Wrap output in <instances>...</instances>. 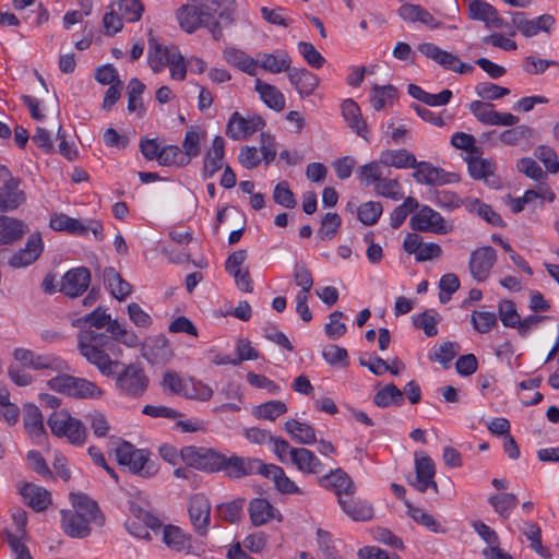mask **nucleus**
Returning a JSON list of instances; mask_svg holds the SVG:
<instances>
[{
  "instance_id": "obj_7",
  "label": "nucleus",
  "mask_w": 559,
  "mask_h": 559,
  "mask_svg": "<svg viewBox=\"0 0 559 559\" xmlns=\"http://www.w3.org/2000/svg\"><path fill=\"white\" fill-rule=\"evenodd\" d=\"M0 212L16 210L26 201V194L20 188L21 180L7 166L0 165Z\"/></svg>"
},
{
  "instance_id": "obj_30",
  "label": "nucleus",
  "mask_w": 559,
  "mask_h": 559,
  "mask_svg": "<svg viewBox=\"0 0 559 559\" xmlns=\"http://www.w3.org/2000/svg\"><path fill=\"white\" fill-rule=\"evenodd\" d=\"M257 61L258 66L273 74L283 71L289 72L292 63L290 57L284 50H277L274 53H261Z\"/></svg>"
},
{
  "instance_id": "obj_37",
  "label": "nucleus",
  "mask_w": 559,
  "mask_h": 559,
  "mask_svg": "<svg viewBox=\"0 0 559 559\" xmlns=\"http://www.w3.org/2000/svg\"><path fill=\"white\" fill-rule=\"evenodd\" d=\"M104 280L112 296L118 300L126 299L132 293V286L124 281L114 267L104 270Z\"/></svg>"
},
{
  "instance_id": "obj_60",
  "label": "nucleus",
  "mask_w": 559,
  "mask_h": 559,
  "mask_svg": "<svg viewBox=\"0 0 559 559\" xmlns=\"http://www.w3.org/2000/svg\"><path fill=\"white\" fill-rule=\"evenodd\" d=\"M480 156L472 154L468 158V171L474 179H483L492 174L491 163Z\"/></svg>"
},
{
  "instance_id": "obj_36",
  "label": "nucleus",
  "mask_w": 559,
  "mask_h": 559,
  "mask_svg": "<svg viewBox=\"0 0 559 559\" xmlns=\"http://www.w3.org/2000/svg\"><path fill=\"white\" fill-rule=\"evenodd\" d=\"M286 432L300 444H312L317 441L314 428L296 419H288L284 424Z\"/></svg>"
},
{
  "instance_id": "obj_52",
  "label": "nucleus",
  "mask_w": 559,
  "mask_h": 559,
  "mask_svg": "<svg viewBox=\"0 0 559 559\" xmlns=\"http://www.w3.org/2000/svg\"><path fill=\"white\" fill-rule=\"evenodd\" d=\"M473 328L481 334L488 333L497 325V317L490 311H473L471 314Z\"/></svg>"
},
{
  "instance_id": "obj_54",
  "label": "nucleus",
  "mask_w": 559,
  "mask_h": 559,
  "mask_svg": "<svg viewBox=\"0 0 559 559\" xmlns=\"http://www.w3.org/2000/svg\"><path fill=\"white\" fill-rule=\"evenodd\" d=\"M374 192L378 195L399 201L403 199L402 187L397 179L381 178V180L374 185Z\"/></svg>"
},
{
  "instance_id": "obj_24",
  "label": "nucleus",
  "mask_w": 559,
  "mask_h": 559,
  "mask_svg": "<svg viewBox=\"0 0 559 559\" xmlns=\"http://www.w3.org/2000/svg\"><path fill=\"white\" fill-rule=\"evenodd\" d=\"M261 475L271 479L275 488L284 495L300 493L298 486L285 474L281 466L264 464Z\"/></svg>"
},
{
  "instance_id": "obj_40",
  "label": "nucleus",
  "mask_w": 559,
  "mask_h": 559,
  "mask_svg": "<svg viewBox=\"0 0 559 559\" xmlns=\"http://www.w3.org/2000/svg\"><path fill=\"white\" fill-rule=\"evenodd\" d=\"M24 427L33 439H40L45 436L44 418L37 406L31 405L26 408Z\"/></svg>"
},
{
  "instance_id": "obj_51",
  "label": "nucleus",
  "mask_w": 559,
  "mask_h": 559,
  "mask_svg": "<svg viewBox=\"0 0 559 559\" xmlns=\"http://www.w3.org/2000/svg\"><path fill=\"white\" fill-rule=\"evenodd\" d=\"M408 515L418 524L425 526L433 533H444L440 523L429 513L417 507L408 506Z\"/></svg>"
},
{
  "instance_id": "obj_38",
  "label": "nucleus",
  "mask_w": 559,
  "mask_h": 559,
  "mask_svg": "<svg viewBox=\"0 0 559 559\" xmlns=\"http://www.w3.org/2000/svg\"><path fill=\"white\" fill-rule=\"evenodd\" d=\"M250 519L254 526H261L275 518L276 509L264 498H257L250 502Z\"/></svg>"
},
{
  "instance_id": "obj_32",
  "label": "nucleus",
  "mask_w": 559,
  "mask_h": 559,
  "mask_svg": "<svg viewBox=\"0 0 559 559\" xmlns=\"http://www.w3.org/2000/svg\"><path fill=\"white\" fill-rule=\"evenodd\" d=\"M380 163L385 167L411 168L417 165V159L413 153L404 148L385 150L380 154Z\"/></svg>"
},
{
  "instance_id": "obj_61",
  "label": "nucleus",
  "mask_w": 559,
  "mask_h": 559,
  "mask_svg": "<svg viewBox=\"0 0 559 559\" xmlns=\"http://www.w3.org/2000/svg\"><path fill=\"white\" fill-rule=\"evenodd\" d=\"M143 10L144 8L140 0H121L119 2L120 15L128 23L139 21L142 16Z\"/></svg>"
},
{
  "instance_id": "obj_53",
  "label": "nucleus",
  "mask_w": 559,
  "mask_h": 559,
  "mask_svg": "<svg viewBox=\"0 0 559 559\" xmlns=\"http://www.w3.org/2000/svg\"><path fill=\"white\" fill-rule=\"evenodd\" d=\"M96 438H105L110 431V425L106 415L99 411H93L85 416Z\"/></svg>"
},
{
  "instance_id": "obj_63",
  "label": "nucleus",
  "mask_w": 559,
  "mask_h": 559,
  "mask_svg": "<svg viewBox=\"0 0 559 559\" xmlns=\"http://www.w3.org/2000/svg\"><path fill=\"white\" fill-rule=\"evenodd\" d=\"M273 200L276 204L287 209H294L297 204L296 199L287 181H281L275 186Z\"/></svg>"
},
{
  "instance_id": "obj_23",
  "label": "nucleus",
  "mask_w": 559,
  "mask_h": 559,
  "mask_svg": "<svg viewBox=\"0 0 559 559\" xmlns=\"http://www.w3.org/2000/svg\"><path fill=\"white\" fill-rule=\"evenodd\" d=\"M163 542L177 552L192 554L191 535L186 534L180 527L166 525L163 527Z\"/></svg>"
},
{
  "instance_id": "obj_42",
  "label": "nucleus",
  "mask_w": 559,
  "mask_h": 559,
  "mask_svg": "<svg viewBox=\"0 0 559 559\" xmlns=\"http://www.w3.org/2000/svg\"><path fill=\"white\" fill-rule=\"evenodd\" d=\"M287 405L280 400L262 403L253 408V415L259 419L274 421L281 415L287 413Z\"/></svg>"
},
{
  "instance_id": "obj_1",
  "label": "nucleus",
  "mask_w": 559,
  "mask_h": 559,
  "mask_svg": "<svg viewBox=\"0 0 559 559\" xmlns=\"http://www.w3.org/2000/svg\"><path fill=\"white\" fill-rule=\"evenodd\" d=\"M115 344L107 334L94 330H82L78 334L80 354L104 377H115L117 392L128 399H140L147 391L150 379L138 362L126 365L112 359L107 352H114Z\"/></svg>"
},
{
  "instance_id": "obj_44",
  "label": "nucleus",
  "mask_w": 559,
  "mask_h": 559,
  "mask_svg": "<svg viewBox=\"0 0 559 559\" xmlns=\"http://www.w3.org/2000/svg\"><path fill=\"white\" fill-rule=\"evenodd\" d=\"M489 503L500 516L508 518L519 500L514 493L504 492L489 497Z\"/></svg>"
},
{
  "instance_id": "obj_45",
  "label": "nucleus",
  "mask_w": 559,
  "mask_h": 559,
  "mask_svg": "<svg viewBox=\"0 0 559 559\" xmlns=\"http://www.w3.org/2000/svg\"><path fill=\"white\" fill-rule=\"evenodd\" d=\"M439 320V314L433 310H427L413 317L414 326L416 329H421L428 337H432L438 334L436 325Z\"/></svg>"
},
{
  "instance_id": "obj_12",
  "label": "nucleus",
  "mask_w": 559,
  "mask_h": 559,
  "mask_svg": "<svg viewBox=\"0 0 559 559\" xmlns=\"http://www.w3.org/2000/svg\"><path fill=\"white\" fill-rule=\"evenodd\" d=\"M418 50L447 70H452L460 74L468 73L474 70L473 66L461 62L452 52L445 51L432 43L418 45Z\"/></svg>"
},
{
  "instance_id": "obj_26",
  "label": "nucleus",
  "mask_w": 559,
  "mask_h": 559,
  "mask_svg": "<svg viewBox=\"0 0 559 559\" xmlns=\"http://www.w3.org/2000/svg\"><path fill=\"white\" fill-rule=\"evenodd\" d=\"M177 47H167L158 43L154 37L148 39V64L153 72H160L170 61L173 53L177 52Z\"/></svg>"
},
{
  "instance_id": "obj_39",
  "label": "nucleus",
  "mask_w": 559,
  "mask_h": 559,
  "mask_svg": "<svg viewBox=\"0 0 559 559\" xmlns=\"http://www.w3.org/2000/svg\"><path fill=\"white\" fill-rule=\"evenodd\" d=\"M107 332L110 333L111 336H107L114 344H116V342H120L128 347H136L140 344L138 334L134 331L128 330L126 326L121 325L117 320H114L112 323H110ZM115 348H117V345H115L114 349ZM107 353L109 354L110 352ZM111 353L115 354V350Z\"/></svg>"
},
{
  "instance_id": "obj_47",
  "label": "nucleus",
  "mask_w": 559,
  "mask_h": 559,
  "mask_svg": "<svg viewBox=\"0 0 559 559\" xmlns=\"http://www.w3.org/2000/svg\"><path fill=\"white\" fill-rule=\"evenodd\" d=\"M523 198L526 204H538L543 207L545 201L554 202L556 195L548 185L540 182L535 189L526 190Z\"/></svg>"
},
{
  "instance_id": "obj_57",
  "label": "nucleus",
  "mask_w": 559,
  "mask_h": 559,
  "mask_svg": "<svg viewBox=\"0 0 559 559\" xmlns=\"http://www.w3.org/2000/svg\"><path fill=\"white\" fill-rule=\"evenodd\" d=\"M396 96V88L392 85H374L370 96V102L376 110H381L386 102L393 100Z\"/></svg>"
},
{
  "instance_id": "obj_20",
  "label": "nucleus",
  "mask_w": 559,
  "mask_h": 559,
  "mask_svg": "<svg viewBox=\"0 0 559 559\" xmlns=\"http://www.w3.org/2000/svg\"><path fill=\"white\" fill-rule=\"evenodd\" d=\"M43 251V241L39 233L31 235L25 247L15 252L9 260L14 269L25 267L34 263Z\"/></svg>"
},
{
  "instance_id": "obj_56",
  "label": "nucleus",
  "mask_w": 559,
  "mask_h": 559,
  "mask_svg": "<svg viewBox=\"0 0 559 559\" xmlns=\"http://www.w3.org/2000/svg\"><path fill=\"white\" fill-rule=\"evenodd\" d=\"M243 499L222 503L217 507L218 516L229 523H236L241 519L243 509Z\"/></svg>"
},
{
  "instance_id": "obj_48",
  "label": "nucleus",
  "mask_w": 559,
  "mask_h": 559,
  "mask_svg": "<svg viewBox=\"0 0 559 559\" xmlns=\"http://www.w3.org/2000/svg\"><path fill=\"white\" fill-rule=\"evenodd\" d=\"M183 157L189 158V163L192 158L197 157L201 152V134L197 128L191 127L186 131L182 141Z\"/></svg>"
},
{
  "instance_id": "obj_10",
  "label": "nucleus",
  "mask_w": 559,
  "mask_h": 559,
  "mask_svg": "<svg viewBox=\"0 0 559 559\" xmlns=\"http://www.w3.org/2000/svg\"><path fill=\"white\" fill-rule=\"evenodd\" d=\"M211 502L203 493H195L189 498L188 514L195 534L204 537L209 533L211 521Z\"/></svg>"
},
{
  "instance_id": "obj_15",
  "label": "nucleus",
  "mask_w": 559,
  "mask_h": 559,
  "mask_svg": "<svg viewBox=\"0 0 559 559\" xmlns=\"http://www.w3.org/2000/svg\"><path fill=\"white\" fill-rule=\"evenodd\" d=\"M91 273L84 266L69 270L62 277L60 292L66 296L75 298L81 296L88 287Z\"/></svg>"
},
{
  "instance_id": "obj_21",
  "label": "nucleus",
  "mask_w": 559,
  "mask_h": 559,
  "mask_svg": "<svg viewBox=\"0 0 559 559\" xmlns=\"http://www.w3.org/2000/svg\"><path fill=\"white\" fill-rule=\"evenodd\" d=\"M224 156L225 141L221 135H216L213 139L212 146L204 156L202 169L204 179L212 178L223 167Z\"/></svg>"
},
{
  "instance_id": "obj_41",
  "label": "nucleus",
  "mask_w": 559,
  "mask_h": 559,
  "mask_svg": "<svg viewBox=\"0 0 559 559\" xmlns=\"http://www.w3.org/2000/svg\"><path fill=\"white\" fill-rule=\"evenodd\" d=\"M404 402L403 392L393 383L386 384L373 396V403L382 408L391 405H402Z\"/></svg>"
},
{
  "instance_id": "obj_25",
  "label": "nucleus",
  "mask_w": 559,
  "mask_h": 559,
  "mask_svg": "<svg viewBox=\"0 0 559 559\" xmlns=\"http://www.w3.org/2000/svg\"><path fill=\"white\" fill-rule=\"evenodd\" d=\"M25 502L35 511L40 512L51 503V496L48 490L32 483H25L20 489Z\"/></svg>"
},
{
  "instance_id": "obj_31",
  "label": "nucleus",
  "mask_w": 559,
  "mask_h": 559,
  "mask_svg": "<svg viewBox=\"0 0 559 559\" xmlns=\"http://www.w3.org/2000/svg\"><path fill=\"white\" fill-rule=\"evenodd\" d=\"M223 56L227 63L238 68L240 71L252 76L257 74L258 61L242 50L227 47L224 49Z\"/></svg>"
},
{
  "instance_id": "obj_4",
  "label": "nucleus",
  "mask_w": 559,
  "mask_h": 559,
  "mask_svg": "<svg viewBox=\"0 0 559 559\" xmlns=\"http://www.w3.org/2000/svg\"><path fill=\"white\" fill-rule=\"evenodd\" d=\"M51 391L74 399H100L104 391L96 383L68 373L56 376L47 381Z\"/></svg>"
},
{
  "instance_id": "obj_62",
  "label": "nucleus",
  "mask_w": 559,
  "mask_h": 559,
  "mask_svg": "<svg viewBox=\"0 0 559 559\" xmlns=\"http://www.w3.org/2000/svg\"><path fill=\"white\" fill-rule=\"evenodd\" d=\"M451 144L456 148L467 152L469 156L472 154H483V150L475 144V138L465 132L454 133L451 138Z\"/></svg>"
},
{
  "instance_id": "obj_50",
  "label": "nucleus",
  "mask_w": 559,
  "mask_h": 559,
  "mask_svg": "<svg viewBox=\"0 0 559 559\" xmlns=\"http://www.w3.org/2000/svg\"><path fill=\"white\" fill-rule=\"evenodd\" d=\"M383 212V206L380 202L368 201L358 207V218L366 226L374 225Z\"/></svg>"
},
{
  "instance_id": "obj_5",
  "label": "nucleus",
  "mask_w": 559,
  "mask_h": 559,
  "mask_svg": "<svg viewBox=\"0 0 559 559\" xmlns=\"http://www.w3.org/2000/svg\"><path fill=\"white\" fill-rule=\"evenodd\" d=\"M51 433L58 438H67L73 445L85 443L87 432L85 425L66 411H55L47 420Z\"/></svg>"
},
{
  "instance_id": "obj_58",
  "label": "nucleus",
  "mask_w": 559,
  "mask_h": 559,
  "mask_svg": "<svg viewBox=\"0 0 559 559\" xmlns=\"http://www.w3.org/2000/svg\"><path fill=\"white\" fill-rule=\"evenodd\" d=\"M477 96L485 100H497L510 94V90L490 82L478 83L475 86Z\"/></svg>"
},
{
  "instance_id": "obj_22",
  "label": "nucleus",
  "mask_w": 559,
  "mask_h": 559,
  "mask_svg": "<svg viewBox=\"0 0 559 559\" xmlns=\"http://www.w3.org/2000/svg\"><path fill=\"white\" fill-rule=\"evenodd\" d=\"M290 462L305 474H321L324 471L323 463L312 451L306 448L293 449L290 451Z\"/></svg>"
},
{
  "instance_id": "obj_6",
  "label": "nucleus",
  "mask_w": 559,
  "mask_h": 559,
  "mask_svg": "<svg viewBox=\"0 0 559 559\" xmlns=\"http://www.w3.org/2000/svg\"><path fill=\"white\" fill-rule=\"evenodd\" d=\"M222 453L204 447H185L180 456L187 466L206 473H217L222 464Z\"/></svg>"
},
{
  "instance_id": "obj_27",
  "label": "nucleus",
  "mask_w": 559,
  "mask_h": 559,
  "mask_svg": "<svg viewBox=\"0 0 559 559\" xmlns=\"http://www.w3.org/2000/svg\"><path fill=\"white\" fill-rule=\"evenodd\" d=\"M343 512L354 521H369L373 516L372 507L362 500L354 499L353 496L338 499Z\"/></svg>"
},
{
  "instance_id": "obj_33",
  "label": "nucleus",
  "mask_w": 559,
  "mask_h": 559,
  "mask_svg": "<svg viewBox=\"0 0 559 559\" xmlns=\"http://www.w3.org/2000/svg\"><path fill=\"white\" fill-rule=\"evenodd\" d=\"M27 231L26 225L13 217L0 216V245L12 243Z\"/></svg>"
},
{
  "instance_id": "obj_55",
  "label": "nucleus",
  "mask_w": 559,
  "mask_h": 559,
  "mask_svg": "<svg viewBox=\"0 0 559 559\" xmlns=\"http://www.w3.org/2000/svg\"><path fill=\"white\" fill-rule=\"evenodd\" d=\"M469 111L483 124L491 126L496 116L493 105L491 103L474 100L469 104Z\"/></svg>"
},
{
  "instance_id": "obj_11",
  "label": "nucleus",
  "mask_w": 559,
  "mask_h": 559,
  "mask_svg": "<svg viewBox=\"0 0 559 559\" xmlns=\"http://www.w3.org/2000/svg\"><path fill=\"white\" fill-rule=\"evenodd\" d=\"M222 461L224 462L221 464L219 472H224L227 477L235 479L253 474L261 475L262 467L264 465V463L259 459L243 457L238 455H231L227 457L223 454Z\"/></svg>"
},
{
  "instance_id": "obj_49",
  "label": "nucleus",
  "mask_w": 559,
  "mask_h": 559,
  "mask_svg": "<svg viewBox=\"0 0 559 559\" xmlns=\"http://www.w3.org/2000/svg\"><path fill=\"white\" fill-rule=\"evenodd\" d=\"M523 534L531 542V548L543 558H550V550L542 544V530L536 523H527Z\"/></svg>"
},
{
  "instance_id": "obj_35",
  "label": "nucleus",
  "mask_w": 559,
  "mask_h": 559,
  "mask_svg": "<svg viewBox=\"0 0 559 559\" xmlns=\"http://www.w3.org/2000/svg\"><path fill=\"white\" fill-rule=\"evenodd\" d=\"M254 88L259 93L260 98L269 108L276 111L284 109L285 98L277 87L269 83H264L260 79H257Z\"/></svg>"
},
{
  "instance_id": "obj_8",
  "label": "nucleus",
  "mask_w": 559,
  "mask_h": 559,
  "mask_svg": "<svg viewBox=\"0 0 559 559\" xmlns=\"http://www.w3.org/2000/svg\"><path fill=\"white\" fill-rule=\"evenodd\" d=\"M13 357L23 367L33 370L49 369L57 372H63L70 369L68 362L56 355H39L31 349L23 347L15 348L13 352Z\"/></svg>"
},
{
  "instance_id": "obj_59",
  "label": "nucleus",
  "mask_w": 559,
  "mask_h": 559,
  "mask_svg": "<svg viewBox=\"0 0 559 559\" xmlns=\"http://www.w3.org/2000/svg\"><path fill=\"white\" fill-rule=\"evenodd\" d=\"M342 219L336 213H326L322 221L321 226L318 230V236L322 240H331L336 234L341 226Z\"/></svg>"
},
{
  "instance_id": "obj_18",
  "label": "nucleus",
  "mask_w": 559,
  "mask_h": 559,
  "mask_svg": "<svg viewBox=\"0 0 559 559\" xmlns=\"http://www.w3.org/2000/svg\"><path fill=\"white\" fill-rule=\"evenodd\" d=\"M415 471H416V483L415 488L425 492L431 487L436 492L438 491V485L433 480L436 475V466L430 456L423 454H415Z\"/></svg>"
},
{
  "instance_id": "obj_13",
  "label": "nucleus",
  "mask_w": 559,
  "mask_h": 559,
  "mask_svg": "<svg viewBox=\"0 0 559 559\" xmlns=\"http://www.w3.org/2000/svg\"><path fill=\"white\" fill-rule=\"evenodd\" d=\"M264 126L265 122L260 116L245 118L235 111L227 122L226 135L233 140H242L262 130Z\"/></svg>"
},
{
  "instance_id": "obj_2",
  "label": "nucleus",
  "mask_w": 559,
  "mask_h": 559,
  "mask_svg": "<svg viewBox=\"0 0 559 559\" xmlns=\"http://www.w3.org/2000/svg\"><path fill=\"white\" fill-rule=\"evenodd\" d=\"M73 510L61 511L63 532L72 538H84L92 532L91 525L103 526L105 519L96 501L85 495H72Z\"/></svg>"
},
{
  "instance_id": "obj_43",
  "label": "nucleus",
  "mask_w": 559,
  "mask_h": 559,
  "mask_svg": "<svg viewBox=\"0 0 559 559\" xmlns=\"http://www.w3.org/2000/svg\"><path fill=\"white\" fill-rule=\"evenodd\" d=\"M419 206L418 201L413 197H407L402 204L396 206L390 214V225L396 229L403 225L407 216L417 210Z\"/></svg>"
},
{
  "instance_id": "obj_14",
  "label": "nucleus",
  "mask_w": 559,
  "mask_h": 559,
  "mask_svg": "<svg viewBox=\"0 0 559 559\" xmlns=\"http://www.w3.org/2000/svg\"><path fill=\"white\" fill-rule=\"evenodd\" d=\"M497 260L496 250L490 247H481L474 250L469 258V272L474 280L484 282L489 277L490 271Z\"/></svg>"
},
{
  "instance_id": "obj_19",
  "label": "nucleus",
  "mask_w": 559,
  "mask_h": 559,
  "mask_svg": "<svg viewBox=\"0 0 559 559\" xmlns=\"http://www.w3.org/2000/svg\"><path fill=\"white\" fill-rule=\"evenodd\" d=\"M320 483L325 488L334 491L338 499L353 496L356 491L353 479L341 468H336L324 475L320 479Z\"/></svg>"
},
{
  "instance_id": "obj_64",
  "label": "nucleus",
  "mask_w": 559,
  "mask_h": 559,
  "mask_svg": "<svg viewBox=\"0 0 559 559\" xmlns=\"http://www.w3.org/2000/svg\"><path fill=\"white\" fill-rule=\"evenodd\" d=\"M299 53L304 57L306 62L314 69H320L325 62L323 56L316 49L311 43H298Z\"/></svg>"
},
{
  "instance_id": "obj_28",
  "label": "nucleus",
  "mask_w": 559,
  "mask_h": 559,
  "mask_svg": "<svg viewBox=\"0 0 559 559\" xmlns=\"http://www.w3.org/2000/svg\"><path fill=\"white\" fill-rule=\"evenodd\" d=\"M414 168H416V171L413 174V177L419 183L444 185L450 182L449 174L441 168L432 166L430 163L417 162Z\"/></svg>"
},
{
  "instance_id": "obj_46",
  "label": "nucleus",
  "mask_w": 559,
  "mask_h": 559,
  "mask_svg": "<svg viewBox=\"0 0 559 559\" xmlns=\"http://www.w3.org/2000/svg\"><path fill=\"white\" fill-rule=\"evenodd\" d=\"M157 162L162 166H187L189 158L183 157L182 151L177 145H166L160 148Z\"/></svg>"
},
{
  "instance_id": "obj_3",
  "label": "nucleus",
  "mask_w": 559,
  "mask_h": 559,
  "mask_svg": "<svg viewBox=\"0 0 559 559\" xmlns=\"http://www.w3.org/2000/svg\"><path fill=\"white\" fill-rule=\"evenodd\" d=\"M116 457L120 465L140 477L151 478L158 472L157 464L152 460L146 449H136L130 442H122L116 449Z\"/></svg>"
},
{
  "instance_id": "obj_9",
  "label": "nucleus",
  "mask_w": 559,
  "mask_h": 559,
  "mask_svg": "<svg viewBox=\"0 0 559 559\" xmlns=\"http://www.w3.org/2000/svg\"><path fill=\"white\" fill-rule=\"evenodd\" d=\"M409 226L415 231L433 233L438 235H445L453 229V226L449 224L439 212L427 205L423 206L411 217Z\"/></svg>"
},
{
  "instance_id": "obj_34",
  "label": "nucleus",
  "mask_w": 559,
  "mask_h": 559,
  "mask_svg": "<svg viewBox=\"0 0 559 559\" xmlns=\"http://www.w3.org/2000/svg\"><path fill=\"white\" fill-rule=\"evenodd\" d=\"M342 112L348 127L353 129L359 136L367 140L368 128L361 118L360 108L353 99H346L342 104Z\"/></svg>"
},
{
  "instance_id": "obj_17",
  "label": "nucleus",
  "mask_w": 559,
  "mask_h": 559,
  "mask_svg": "<svg viewBox=\"0 0 559 559\" xmlns=\"http://www.w3.org/2000/svg\"><path fill=\"white\" fill-rule=\"evenodd\" d=\"M468 17L481 21L487 27L509 28V24L499 16L498 11L484 0H472L468 3Z\"/></svg>"
},
{
  "instance_id": "obj_29",
  "label": "nucleus",
  "mask_w": 559,
  "mask_h": 559,
  "mask_svg": "<svg viewBox=\"0 0 559 559\" xmlns=\"http://www.w3.org/2000/svg\"><path fill=\"white\" fill-rule=\"evenodd\" d=\"M288 79L301 96L311 95L319 84V78L307 69H290Z\"/></svg>"
},
{
  "instance_id": "obj_16",
  "label": "nucleus",
  "mask_w": 559,
  "mask_h": 559,
  "mask_svg": "<svg viewBox=\"0 0 559 559\" xmlns=\"http://www.w3.org/2000/svg\"><path fill=\"white\" fill-rule=\"evenodd\" d=\"M201 0H187V3L180 5L176 11V19L180 27L188 34L194 33L203 27L206 20L199 9Z\"/></svg>"
}]
</instances>
